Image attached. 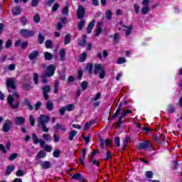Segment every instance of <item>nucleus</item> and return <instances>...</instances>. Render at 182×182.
Masks as SVG:
<instances>
[{"mask_svg":"<svg viewBox=\"0 0 182 182\" xmlns=\"http://www.w3.org/2000/svg\"><path fill=\"white\" fill-rule=\"evenodd\" d=\"M96 22V21L92 20V21H90L87 26V33H92V30L95 28V23Z\"/></svg>","mask_w":182,"mask_h":182,"instance_id":"18","label":"nucleus"},{"mask_svg":"<svg viewBox=\"0 0 182 182\" xmlns=\"http://www.w3.org/2000/svg\"><path fill=\"white\" fill-rule=\"evenodd\" d=\"M32 136L34 144H38V143H39V139L38 138V135H36V134H33Z\"/></svg>","mask_w":182,"mask_h":182,"instance_id":"43","label":"nucleus"},{"mask_svg":"<svg viewBox=\"0 0 182 182\" xmlns=\"http://www.w3.org/2000/svg\"><path fill=\"white\" fill-rule=\"evenodd\" d=\"M38 56L39 51L38 50H36L28 55V59H30V60H34V59H36Z\"/></svg>","mask_w":182,"mask_h":182,"instance_id":"13","label":"nucleus"},{"mask_svg":"<svg viewBox=\"0 0 182 182\" xmlns=\"http://www.w3.org/2000/svg\"><path fill=\"white\" fill-rule=\"evenodd\" d=\"M41 127L43 132H44V133H48L49 128L46 127V124L41 125Z\"/></svg>","mask_w":182,"mask_h":182,"instance_id":"59","label":"nucleus"},{"mask_svg":"<svg viewBox=\"0 0 182 182\" xmlns=\"http://www.w3.org/2000/svg\"><path fill=\"white\" fill-rule=\"evenodd\" d=\"M138 149L139 150H147L148 151H150L151 150H153V146L150 141H145L139 144Z\"/></svg>","mask_w":182,"mask_h":182,"instance_id":"4","label":"nucleus"},{"mask_svg":"<svg viewBox=\"0 0 182 182\" xmlns=\"http://www.w3.org/2000/svg\"><path fill=\"white\" fill-rule=\"evenodd\" d=\"M125 28H127L126 31V35H127V36H129V35H130V33H132V29H133V26H127Z\"/></svg>","mask_w":182,"mask_h":182,"instance_id":"51","label":"nucleus"},{"mask_svg":"<svg viewBox=\"0 0 182 182\" xmlns=\"http://www.w3.org/2000/svg\"><path fill=\"white\" fill-rule=\"evenodd\" d=\"M86 58H87V53L86 52L82 53L80 56V62H85Z\"/></svg>","mask_w":182,"mask_h":182,"instance_id":"35","label":"nucleus"},{"mask_svg":"<svg viewBox=\"0 0 182 182\" xmlns=\"http://www.w3.org/2000/svg\"><path fill=\"white\" fill-rule=\"evenodd\" d=\"M76 134H77V131L76 130L71 131L69 134L68 140H70V141H73V137H75Z\"/></svg>","mask_w":182,"mask_h":182,"instance_id":"27","label":"nucleus"},{"mask_svg":"<svg viewBox=\"0 0 182 182\" xmlns=\"http://www.w3.org/2000/svg\"><path fill=\"white\" fill-rule=\"evenodd\" d=\"M43 149H44L45 151H48V153H50V151H52L53 148H52V146L46 144L44 146Z\"/></svg>","mask_w":182,"mask_h":182,"instance_id":"54","label":"nucleus"},{"mask_svg":"<svg viewBox=\"0 0 182 182\" xmlns=\"http://www.w3.org/2000/svg\"><path fill=\"white\" fill-rule=\"evenodd\" d=\"M23 87L25 90H31V89H33V87H32L30 84H23Z\"/></svg>","mask_w":182,"mask_h":182,"instance_id":"46","label":"nucleus"},{"mask_svg":"<svg viewBox=\"0 0 182 182\" xmlns=\"http://www.w3.org/2000/svg\"><path fill=\"white\" fill-rule=\"evenodd\" d=\"M29 120H30V123H31V126H35V117H33V115L31 114L29 117Z\"/></svg>","mask_w":182,"mask_h":182,"instance_id":"49","label":"nucleus"},{"mask_svg":"<svg viewBox=\"0 0 182 182\" xmlns=\"http://www.w3.org/2000/svg\"><path fill=\"white\" fill-rule=\"evenodd\" d=\"M103 25L102 22H100L97 23V28H96V36H99V35H100L102 33V26Z\"/></svg>","mask_w":182,"mask_h":182,"instance_id":"21","label":"nucleus"},{"mask_svg":"<svg viewBox=\"0 0 182 182\" xmlns=\"http://www.w3.org/2000/svg\"><path fill=\"white\" fill-rule=\"evenodd\" d=\"M20 33L22 34V36L24 38H31L35 35V31L28 29H21Z\"/></svg>","mask_w":182,"mask_h":182,"instance_id":"9","label":"nucleus"},{"mask_svg":"<svg viewBox=\"0 0 182 182\" xmlns=\"http://www.w3.org/2000/svg\"><path fill=\"white\" fill-rule=\"evenodd\" d=\"M42 168L44 170H48V168H50L52 167V164L49 161H45L44 162L41 163Z\"/></svg>","mask_w":182,"mask_h":182,"instance_id":"19","label":"nucleus"},{"mask_svg":"<svg viewBox=\"0 0 182 182\" xmlns=\"http://www.w3.org/2000/svg\"><path fill=\"white\" fill-rule=\"evenodd\" d=\"M17 158H18V154L14 153V154H12L10 156V157L9 158V160L10 161H14V160H16V159H17Z\"/></svg>","mask_w":182,"mask_h":182,"instance_id":"45","label":"nucleus"},{"mask_svg":"<svg viewBox=\"0 0 182 182\" xmlns=\"http://www.w3.org/2000/svg\"><path fill=\"white\" fill-rule=\"evenodd\" d=\"M73 180H77L78 181H86V179L82 176L81 173H77L72 176Z\"/></svg>","mask_w":182,"mask_h":182,"instance_id":"12","label":"nucleus"},{"mask_svg":"<svg viewBox=\"0 0 182 182\" xmlns=\"http://www.w3.org/2000/svg\"><path fill=\"white\" fill-rule=\"evenodd\" d=\"M43 139L46 140V141H52V137H50V135L49 134H44L42 136Z\"/></svg>","mask_w":182,"mask_h":182,"instance_id":"36","label":"nucleus"},{"mask_svg":"<svg viewBox=\"0 0 182 182\" xmlns=\"http://www.w3.org/2000/svg\"><path fill=\"white\" fill-rule=\"evenodd\" d=\"M134 8L135 13L139 14V12H140V6H138L137 4H135L134 5Z\"/></svg>","mask_w":182,"mask_h":182,"instance_id":"62","label":"nucleus"},{"mask_svg":"<svg viewBox=\"0 0 182 182\" xmlns=\"http://www.w3.org/2000/svg\"><path fill=\"white\" fill-rule=\"evenodd\" d=\"M41 106H42V102L41 101H37L35 105V109L36 110H39L41 109Z\"/></svg>","mask_w":182,"mask_h":182,"instance_id":"55","label":"nucleus"},{"mask_svg":"<svg viewBox=\"0 0 182 182\" xmlns=\"http://www.w3.org/2000/svg\"><path fill=\"white\" fill-rule=\"evenodd\" d=\"M33 80L35 85H38L39 83V75L35 73L33 76Z\"/></svg>","mask_w":182,"mask_h":182,"instance_id":"34","label":"nucleus"},{"mask_svg":"<svg viewBox=\"0 0 182 182\" xmlns=\"http://www.w3.org/2000/svg\"><path fill=\"white\" fill-rule=\"evenodd\" d=\"M86 70L91 75L93 73V63H87L86 66Z\"/></svg>","mask_w":182,"mask_h":182,"instance_id":"30","label":"nucleus"},{"mask_svg":"<svg viewBox=\"0 0 182 182\" xmlns=\"http://www.w3.org/2000/svg\"><path fill=\"white\" fill-rule=\"evenodd\" d=\"M70 39H71V36H70V34H67V35L65 36L64 44H65V45H69V43L70 42Z\"/></svg>","mask_w":182,"mask_h":182,"instance_id":"37","label":"nucleus"},{"mask_svg":"<svg viewBox=\"0 0 182 182\" xmlns=\"http://www.w3.org/2000/svg\"><path fill=\"white\" fill-rule=\"evenodd\" d=\"M53 157H55V159H58V157H59V156H60V151L59 150H55L53 153Z\"/></svg>","mask_w":182,"mask_h":182,"instance_id":"52","label":"nucleus"},{"mask_svg":"<svg viewBox=\"0 0 182 182\" xmlns=\"http://www.w3.org/2000/svg\"><path fill=\"white\" fill-rule=\"evenodd\" d=\"M82 137L83 139V140H85L86 144H89L90 141V137H92V135L90 134H88V136L86 137L84 135H82Z\"/></svg>","mask_w":182,"mask_h":182,"instance_id":"41","label":"nucleus"},{"mask_svg":"<svg viewBox=\"0 0 182 182\" xmlns=\"http://www.w3.org/2000/svg\"><path fill=\"white\" fill-rule=\"evenodd\" d=\"M65 112H66V108L65 107H62L60 110H59V113L61 116H64L65 115Z\"/></svg>","mask_w":182,"mask_h":182,"instance_id":"61","label":"nucleus"},{"mask_svg":"<svg viewBox=\"0 0 182 182\" xmlns=\"http://www.w3.org/2000/svg\"><path fill=\"white\" fill-rule=\"evenodd\" d=\"M48 75H46V74H42L41 75V80L43 82V83H48Z\"/></svg>","mask_w":182,"mask_h":182,"instance_id":"44","label":"nucleus"},{"mask_svg":"<svg viewBox=\"0 0 182 182\" xmlns=\"http://www.w3.org/2000/svg\"><path fill=\"white\" fill-rule=\"evenodd\" d=\"M59 86L58 81H55L54 84V93H59Z\"/></svg>","mask_w":182,"mask_h":182,"instance_id":"42","label":"nucleus"},{"mask_svg":"<svg viewBox=\"0 0 182 182\" xmlns=\"http://www.w3.org/2000/svg\"><path fill=\"white\" fill-rule=\"evenodd\" d=\"M149 11H150V9L148 6H145L141 9V13L142 15H146V14H149Z\"/></svg>","mask_w":182,"mask_h":182,"instance_id":"40","label":"nucleus"},{"mask_svg":"<svg viewBox=\"0 0 182 182\" xmlns=\"http://www.w3.org/2000/svg\"><path fill=\"white\" fill-rule=\"evenodd\" d=\"M55 70H56V65L50 64L47 67L46 70L44 71L43 74L46 75V76H48V77H52V76L55 75Z\"/></svg>","mask_w":182,"mask_h":182,"instance_id":"5","label":"nucleus"},{"mask_svg":"<svg viewBox=\"0 0 182 182\" xmlns=\"http://www.w3.org/2000/svg\"><path fill=\"white\" fill-rule=\"evenodd\" d=\"M33 21L36 23H39L41 22V16L38 14H36L33 16Z\"/></svg>","mask_w":182,"mask_h":182,"instance_id":"38","label":"nucleus"},{"mask_svg":"<svg viewBox=\"0 0 182 182\" xmlns=\"http://www.w3.org/2000/svg\"><path fill=\"white\" fill-rule=\"evenodd\" d=\"M45 46L47 49H52L53 48V43L51 40H47L46 41Z\"/></svg>","mask_w":182,"mask_h":182,"instance_id":"28","label":"nucleus"},{"mask_svg":"<svg viewBox=\"0 0 182 182\" xmlns=\"http://www.w3.org/2000/svg\"><path fill=\"white\" fill-rule=\"evenodd\" d=\"M86 23V20L82 19L80 22L77 23V28L79 31H82L83 28H85V25Z\"/></svg>","mask_w":182,"mask_h":182,"instance_id":"23","label":"nucleus"},{"mask_svg":"<svg viewBox=\"0 0 182 182\" xmlns=\"http://www.w3.org/2000/svg\"><path fill=\"white\" fill-rule=\"evenodd\" d=\"M86 14V10L83 6L80 5L77 9V19H83L85 18V14Z\"/></svg>","mask_w":182,"mask_h":182,"instance_id":"7","label":"nucleus"},{"mask_svg":"<svg viewBox=\"0 0 182 182\" xmlns=\"http://www.w3.org/2000/svg\"><path fill=\"white\" fill-rule=\"evenodd\" d=\"M113 157V156L112 155V153H110V151H107V156L105 159V161H109V159H112Z\"/></svg>","mask_w":182,"mask_h":182,"instance_id":"50","label":"nucleus"},{"mask_svg":"<svg viewBox=\"0 0 182 182\" xmlns=\"http://www.w3.org/2000/svg\"><path fill=\"white\" fill-rule=\"evenodd\" d=\"M50 122V117L45 114L40 115L38 118V124L39 126H42L43 124H46Z\"/></svg>","mask_w":182,"mask_h":182,"instance_id":"6","label":"nucleus"},{"mask_svg":"<svg viewBox=\"0 0 182 182\" xmlns=\"http://www.w3.org/2000/svg\"><path fill=\"white\" fill-rule=\"evenodd\" d=\"M87 82L83 81L80 85L81 89H82L83 91L86 90V89H87Z\"/></svg>","mask_w":182,"mask_h":182,"instance_id":"48","label":"nucleus"},{"mask_svg":"<svg viewBox=\"0 0 182 182\" xmlns=\"http://www.w3.org/2000/svg\"><path fill=\"white\" fill-rule=\"evenodd\" d=\"M65 110H67L68 112H72L75 110V106L73 105V104L68 105L65 107Z\"/></svg>","mask_w":182,"mask_h":182,"instance_id":"39","label":"nucleus"},{"mask_svg":"<svg viewBox=\"0 0 182 182\" xmlns=\"http://www.w3.org/2000/svg\"><path fill=\"white\" fill-rule=\"evenodd\" d=\"M98 73H100V79H105L106 71L102 67V64H95L94 74L98 75Z\"/></svg>","mask_w":182,"mask_h":182,"instance_id":"3","label":"nucleus"},{"mask_svg":"<svg viewBox=\"0 0 182 182\" xmlns=\"http://www.w3.org/2000/svg\"><path fill=\"white\" fill-rule=\"evenodd\" d=\"M14 170H15V166L14 165L8 166L4 173V176L8 177V176H9L12 173V171H14Z\"/></svg>","mask_w":182,"mask_h":182,"instance_id":"15","label":"nucleus"},{"mask_svg":"<svg viewBox=\"0 0 182 182\" xmlns=\"http://www.w3.org/2000/svg\"><path fill=\"white\" fill-rule=\"evenodd\" d=\"M146 176L147 178H153V171H148L146 172Z\"/></svg>","mask_w":182,"mask_h":182,"instance_id":"58","label":"nucleus"},{"mask_svg":"<svg viewBox=\"0 0 182 182\" xmlns=\"http://www.w3.org/2000/svg\"><path fill=\"white\" fill-rule=\"evenodd\" d=\"M43 42H45V36H43V35H42V33L40 32L38 34V43L40 45H42Z\"/></svg>","mask_w":182,"mask_h":182,"instance_id":"33","label":"nucleus"},{"mask_svg":"<svg viewBox=\"0 0 182 182\" xmlns=\"http://www.w3.org/2000/svg\"><path fill=\"white\" fill-rule=\"evenodd\" d=\"M59 6H60L59 4L58 3L54 4V5L51 9L52 12H56L58 9H59Z\"/></svg>","mask_w":182,"mask_h":182,"instance_id":"47","label":"nucleus"},{"mask_svg":"<svg viewBox=\"0 0 182 182\" xmlns=\"http://www.w3.org/2000/svg\"><path fill=\"white\" fill-rule=\"evenodd\" d=\"M39 5V0H31V6L36 7Z\"/></svg>","mask_w":182,"mask_h":182,"instance_id":"56","label":"nucleus"},{"mask_svg":"<svg viewBox=\"0 0 182 182\" xmlns=\"http://www.w3.org/2000/svg\"><path fill=\"white\" fill-rule=\"evenodd\" d=\"M112 16H113V13H112V11L107 10L105 12V17L107 18V21H110L112 19Z\"/></svg>","mask_w":182,"mask_h":182,"instance_id":"31","label":"nucleus"},{"mask_svg":"<svg viewBox=\"0 0 182 182\" xmlns=\"http://www.w3.org/2000/svg\"><path fill=\"white\" fill-rule=\"evenodd\" d=\"M14 120L17 126H22V124H25L26 119L23 117H16Z\"/></svg>","mask_w":182,"mask_h":182,"instance_id":"11","label":"nucleus"},{"mask_svg":"<svg viewBox=\"0 0 182 182\" xmlns=\"http://www.w3.org/2000/svg\"><path fill=\"white\" fill-rule=\"evenodd\" d=\"M118 65H122L123 63H126V59L123 57H120L117 60Z\"/></svg>","mask_w":182,"mask_h":182,"instance_id":"53","label":"nucleus"},{"mask_svg":"<svg viewBox=\"0 0 182 182\" xmlns=\"http://www.w3.org/2000/svg\"><path fill=\"white\" fill-rule=\"evenodd\" d=\"M24 173H23V171L22 170H18L16 171V176L17 177H22V176H23Z\"/></svg>","mask_w":182,"mask_h":182,"instance_id":"64","label":"nucleus"},{"mask_svg":"<svg viewBox=\"0 0 182 182\" xmlns=\"http://www.w3.org/2000/svg\"><path fill=\"white\" fill-rule=\"evenodd\" d=\"M119 39H120L119 33H116L114 36V42H119Z\"/></svg>","mask_w":182,"mask_h":182,"instance_id":"63","label":"nucleus"},{"mask_svg":"<svg viewBox=\"0 0 182 182\" xmlns=\"http://www.w3.org/2000/svg\"><path fill=\"white\" fill-rule=\"evenodd\" d=\"M7 103L11 109H18L21 101L19 100V94L14 92L7 97Z\"/></svg>","mask_w":182,"mask_h":182,"instance_id":"1","label":"nucleus"},{"mask_svg":"<svg viewBox=\"0 0 182 182\" xmlns=\"http://www.w3.org/2000/svg\"><path fill=\"white\" fill-rule=\"evenodd\" d=\"M70 4L69 3V1H67L65 3V6L62 9L63 15H68V14H69V8H70Z\"/></svg>","mask_w":182,"mask_h":182,"instance_id":"17","label":"nucleus"},{"mask_svg":"<svg viewBox=\"0 0 182 182\" xmlns=\"http://www.w3.org/2000/svg\"><path fill=\"white\" fill-rule=\"evenodd\" d=\"M21 22L22 25H23V26L26 25V23H28V18H26V17H25V16H23V17H21Z\"/></svg>","mask_w":182,"mask_h":182,"instance_id":"60","label":"nucleus"},{"mask_svg":"<svg viewBox=\"0 0 182 182\" xmlns=\"http://www.w3.org/2000/svg\"><path fill=\"white\" fill-rule=\"evenodd\" d=\"M24 104L26 106L28 107V109L30 110H33V105L31 104V101L28 98H25L24 100Z\"/></svg>","mask_w":182,"mask_h":182,"instance_id":"25","label":"nucleus"},{"mask_svg":"<svg viewBox=\"0 0 182 182\" xmlns=\"http://www.w3.org/2000/svg\"><path fill=\"white\" fill-rule=\"evenodd\" d=\"M42 90L45 100H49V95L48 93H50V85H45L43 87Z\"/></svg>","mask_w":182,"mask_h":182,"instance_id":"10","label":"nucleus"},{"mask_svg":"<svg viewBox=\"0 0 182 182\" xmlns=\"http://www.w3.org/2000/svg\"><path fill=\"white\" fill-rule=\"evenodd\" d=\"M12 122L9 119H6L2 127V132H4V133H8V132L11 130V127H12Z\"/></svg>","mask_w":182,"mask_h":182,"instance_id":"8","label":"nucleus"},{"mask_svg":"<svg viewBox=\"0 0 182 182\" xmlns=\"http://www.w3.org/2000/svg\"><path fill=\"white\" fill-rule=\"evenodd\" d=\"M66 57V50H65V48H62L60 50V60H62V62L65 61V60Z\"/></svg>","mask_w":182,"mask_h":182,"instance_id":"22","label":"nucleus"},{"mask_svg":"<svg viewBox=\"0 0 182 182\" xmlns=\"http://www.w3.org/2000/svg\"><path fill=\"white\" fill-rule=\"evenodd\" d=\"M12 12L14 15H21L22 11L21 10V8H19V6H16L12 9Z\"/></svg>","mask_w":182,"mask_h":182,"instance_id":"29","label":"nucleus"},{"mask_svg":"<svg viewBox=\"0 0 182 182\" xmlns=\"http://www.w3.org/2000/svg\"><path fill=\"white\" fill-rule=\"evenodd\" d=\"M12 46V40L9 39L6 43V49H9Z\"/></svg>","mask_w":182,"mask_h":182,"instance_id":"57","label":"nucleus"},{"mask_svg":"<svg viewBox=\"0 0 182 182\" xmlns=\"http://www.w3.org/2000/svg\"><path fill=\"white\" fill-rule=\"evenodd\" d=\"M7 89L10 93H15L16 92V83L15 82V79L9 78L6 82Z\"/></svg>","mask_w":182,"mask_h":182,"instance_id":"2","label":"nucleus"},{"mask_svg":"<svg viewBox=\"0 0 182 182\" xmlns=\"http://www.w3.org/2000/svg\"><path fill=\"white\" fill-rule=\"evenodd\" d=\"M46 157V152L45 150L41 149L40 150L37 155L36 156V160H39L40 159H45Z\"/></svg>","mask_w":182,"mask_h":182,"instance_id":"14","label":"nucleus"},{"mask_svg":"<svg viewBox=\"0 0 182 182\" xmlns=\"http://www.w3.org/2000/svg\"><path fill=\"white\" fill-rule=\"evenodd\" d=\"M121 112H122V103H120L118 105V108L117 109L115 113L112 115V119L119 117V114H120Z\"/></svg>","mask_w":182,"mask_h":182,"instance_id":"20","label":"nucleus"},{"mask_svg":"<svg viewBox=\"0 0 182 182\" xmlns=\"http://www.w3.org/2000/svg\"><path fill=\"white\" fill-rule=\"evenodd\" d=\"M123 118H122V117H119L118 119V122H117L115 123L116 124V129H120V127L122 126V124H123Z\"/></svg>","mask_w":182,"mask_h":182,"instance_id":"32","label":"nucleus"},{"mask_svg":"<svg viewBox=\"0 0 182 182\" xmlns=\"http://www.w3.org/2000/svg\"><path fill=\"white\" fill-rule=\"evenodd\" d=\"M44 59L46 60H52L53 59V54L49 52L44 53Z\"/></svg>","mask_w":182,"mask_h":182,"instance_id":"24","label":"nucleus"},{"mask_svg":"<svg viewBox=\"0 0 182 182\" xmlns=\"http://www.w3.org/2000/svg\"><path fill=\"white\" fill-rule=\"evenodd\" d=\"M86 38H87L86 35H83L82 40H80L78 42V45H79V46H81V48H85V46L86 45Z\"/></svg>","mask_w":182,"mask_h":182,"instance_id":"26","label":"nucleus"},{"mask_svg":"<svg viewBox=\"0 0 182 182\" xmlns=\"http://www.w3.org/2000/svg\"><path fill=\"white\" fill-rule=\"evenodd\" d=\"M46 107L48 112H52L53 110V107H55V105H53V102L50 100H48L46 102Z\"/></svg>","mask_w":182,"mask_h":182,"instance_id":"16","label":"nucleus"}]
</instances>
